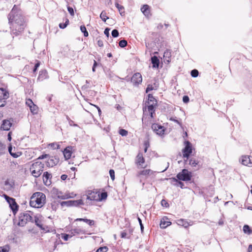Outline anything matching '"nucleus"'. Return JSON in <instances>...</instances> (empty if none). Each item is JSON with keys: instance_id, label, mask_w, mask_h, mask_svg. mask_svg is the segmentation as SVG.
Listing matches in <instances>:
<instances>
[{"instance_id": "a211bd4d", "label": "nucleus", "mask_w": 252, "mask_h": 252, "mask_svg": "<svg viewBox=\"0 0 252 252\" xmlns=\"http://www.w3.org/2000/svg\"><path fill=\"white\" fill-rule=\"evenodd\" d=\"M141 10L145 16H148L150 14V7L147 4H145L141 8Z\"/></svg>"}, {"instance_id": "7c9ffc66", "label": "nucleus", "mask_w": 252, "mask_h": 252, "mask_svg": "<svg viewBox=\"0 0 252 252\" xmlns=\"http://www.w3.org/2000/svg\"><path fill=\"white\" fill-rule=\"evenodd\" d=\"M243 231L245 233L248 234H250L252 233V230H251L250 227L248 225H245L243 226Z\"/></svg>"}, {"instance_id": "b1692460", "label": "nucleus", "mask_w": 252, "mask_h": 252, "mask_svg": "<svg viewBox=\"0 0 252 252\" xmlns=\"http://www.w3.org/2000/svg\"><path fill=\"white\" fill-rule=\"evenodd\" d=\"M9 207L11 210L12 211V212L14 214H15L17 212L19 209V206L17 204L16 201H15L14 202H13V203L10 205Z\"/></svg>"}, {"instance_id": "e2e57ef3", "label": "nucleus", "mask_w": 252, "mask_h": 252, "mask_svg": "<svg viewBox=\"0 0 252 252\" xmlns=\"http://www.w3.org/2000/svg\"><path fill=\"white\" fill-rule=\"evenodd\" d=\"M69 124L70 126H78V125L74 124L73 121L71 120H69Z\"/></svg>"}, {"instance_id": "ddd939ff", "label": "nucleus", "mask_w": 252, "mask_h": 252, "mask_svg": "<svg viewBox=\"0 0 252 252\" xmlns=\"http://www.w3.org/2000/svg\"><path fill=\"white\" fill-rule=\"evenodd\" d=\"M54 193L56 194L58 198L63 200L72 197L69 193H65L63 194L61 191L58 190L57 189H56L54 190Z\"/></svg>"}, {"instance_id": "6e6552de", "label": "nucleus", "mask_w": 252, "mask_h": 252, "mask_svg": "<svg viewBox=\"0 0 252 252\" xmlns=\"http://www.w3.org/2000/svg\"><path fill=\"white\" fill-rule=\"evenodd\" d=\"M152 129L157 134L162 136L164 134L165 128L164 126L158 124H154L152 125Z\"/></svg>"}, {"instance_id": "13d9d810", "label": "nucleus", "mask_w": 252, "mask_h": 252, "mask_svg": "<svg viewBox=\"0 0 252 252\" xmlns=\"http://www.w3.org/2000/svg\"><path fill=\"white\" fill-rule=\"evenodd\" d=\"M39 65H40V62L39 61H37V63H35V64L34 65V69L33 70V71L34 72H35L36 71V70L37 69V68L39 66Z\"/></svg>"}, {"instance_id": "4d7b16f0", "label": "nucleus", "mask_w": 252, "mask_h": 252, "mask_svg": "<svg viewBox=\"0 0 252 252\" xmlns=\"http://www.w3.org/2000/svg\"><path fill=\"white\" fill-rule=\"evenodd\" d=\"M189 100V97L187 95H184L183 97V101L184 103H188Z\"/></svg>"}, {"instance_id": "8fccbe9b", "label": "nucleus", "mask_w": 252, "mask_h": 252, "mask_svg": "<svg viewBox=\"0 0 252 252\" xmlns=\"http://www.w3.org/2000/svg\"><path fill=\"white\" fill-rule=\"evenodd\" d=\"M109 174L111 179L114 180L115 179V172L113 169H110L109 170Z\"/></svg>"}, {"instance_id": "423d86ee", "label": "nucleus", "mask_w": 252, "mask_h": 252, "mask_svg": "<svg viewBox=\"0 0 252 252\" xmlns=\"http://www.w3.org/2000/svg\"><path fill=\"white\" fill-rule=\"evenodd\" d=\"M191 173L187 169H184L176 176L177 178L180 181H189L191 180Z\"/></svg>"}, {"instance_id": "ea45409f", "label": "nucleus", "mask_w": 252, "mask_h": 252, "mask_svg": "<svg viewBox=\"0 0 252 252\" xmlns=\"http://www.w3.org/2000/svg\"><path fill=\"white\" fill-rule=\"evenodd\" d=\"M119 133L122 136H125L127 135L128 132L127 130L122 128L119 130Z\"/></svg>"}, {"instance_id": "7ed1b4c3", "label": "nucleus", "mask_w": 252, "mask_h": 252, "mask_svg": "<svg viewBox=\"0 0 252 252\" xmlns=\"http://www.w3.org/2000/svg\"><path fill=\"white\" fill-rule=\"evenodd\" d=\"M44 167V164L40 161L34 162L30 167L32 175L35 178L39 177L43 172Z\"/></svg>"}, {"instance_id": "f03ea898", "label": "nucleus", "mask_w": 252, "mask_h": 252, "mask_svg": "<svg viewBox=\"0 0 252 252\" xmlns=\"http://www.w3.org/2000/svg\"><path fill=\"white\" fill-rule=\"evenodd\" d=\"M45 195L41 192L34 193L31 197L30 205L31 207L39 208L45 203Z\"/></svg>"}, {"instance_id": "aec40b11", "label": "nucleus", "mask_w": 252, "mask_h": 252, "mask_svg": "<svg viewBox=\"0 0 252 252\" xmlns=\"http://www.w3.org/2000/svg\"><path fill=\"white\" fill-rule=\"evenodd\" d=\"M241 163L242 164L246 166H249L250 164L252 163L251 159L250 157L247 156L242 157Z\"/></svg>"}, {"instance_id": "79ce46f5", "label": "nucleus", "mask_w": 252, "mask_h": 252, "mask_svg": "<svg viewBox=\"0 0 252 252\" xmlns=\"http://www.w3.org/2000/svg\"><path fill=\"white\" fill-rule=\"evenodd\" d=\"M84 222H85L90 226L94 225V221L93 220H89L87 219H84V220H83Z\"/></svg>"}, {"instance_id": "4c0bfd02", "label": "nucleus", "mask_w": 252, "mask_h": 252, "mask_svg": "<svg viewBox=\"0 0 252 252\" xmlns=\"http://www.w3.org/2000/svg\"><path fill=\"white\" fill-rule=\"evenodd\" d=\"M49 146L53 149H58L60 148V145L57 143H52L49 144Z\"/></svg>"}, {"instance_id": "09e8293b", "label": "nucleus", "mask_w": 252, "mask_h": 252, "mask_svg": "<svg viewBox=\"0 0 252 252\" xmlns=\"http://www.w3.org/2000/svg\"><path fill=\"white\" fill-rule=\"evenodd\" d=\"M169 120L171 121L175 122L177 124H178L180 126H182V124L180 123L178 120L176 119V117H170L169 118Z\"/></svg>"}, {"instance_id": "de8ad7c7", "label": "nucleus", "mask_w": 252, "mask_h": 252, "mask_svg": "<svg viewBox=\"0 0 252 252\" xmlns=\"http://www.w3.org/2000/svg\"><path fill=\"white\" fill-rule=\"evenodd\" d=\"M26 105L29 106L30 108L34 104L33 101L31 99H28L26 100Z\"/></svg>"}, {"instance_id": "72a5a7b5", "label": "nucleus", "mask_w": 252, "mask_h": 252, "mask_svg": "<svg viewBox=\"0 0 252 252\" xmlns=\"http://www.w3.org/2000/svg\"><path fill=\"white\" fill-rule=\"evenodd\" d=\"M198 162L194 159L191 158L189 160V164L192 167H195Z\"/></svg>"}, {"instance_id": "0eeeda50", "label": "nucleus", "mask_w": 252, "mask_h": 252, "mask_svg": "<svg viewBox=\"0 0 252 252\" xmlns=\"http://www.w3.org/2000/svg\"><path fill=\"white\" fill-rule=\"evenodd\" d=\"M185 147L182 150L183 157V158H187V159H188L190 155L192 152V145L190 142L189 141H186L185 142ZM187 161V160H186V161Z\"/></svg>"}, {"instance_id": "c756f323", "label": "nucleus", "mask_w": 252, "mask_h": 252, "mask_svg": "<svg viewBox=\"0 0 252 252\" xmlns=\"http://www.w3.org/2000/svg\"><path fill=\"white\" fill-rule=\"evenodd\" d=\"M102 20L104 22H105L107 24H109V23H110L111 24L114 23V21H113L112 18H110L109 17L107 16L106 17H100Z\"/></svg>"}, {"instance_id": "4be33fe9", "label": "nucleus", "mask_w": 252, "mask_h": 252, "mask_svg": "<svg viewBox=\"0 0 252 252\" xmlns=\"http://www.w3.org/2000/svg\"><path fill=\"white\" fill-rule=\"evenodd\" d=\"M34 222L35 224L38 226L42 230H44V228L43 227V224L42 223L41 220H40L39 217L38 216H36L34 217Z\"/></svg>"}, {"instance_id": "1a4fd4ad", "label": "nucleus", "mask_w": 252, "mask_h": 252, "mask_svg": "<svg viewBox=\"0 0 252 252\" xmlns=\"http://www.w3.org/2000/svg\"><path fill=\"white\" fill-rule=\"evenodd\" d=\"M142 81V75L140 73H134L131 78V82L134 85H138Z\"/></svg>"}, {"instance_id": "58836bf2", "label": "nucleus", "mask_w": 252, "mask_h": 252, "mask_svg": "<svg viewBox=\"0 0 252 252\" xmlns=\"http://www.w3.org/2000/svg\"><path fill=\"white\" fill-rule=\"evenodd\" d=\"M108 250V248L106 246H104L98 248L96 252H106Z\"/></svg>"}, {"instance_id": "9b49d317", "label": "nucleus", "mask_w": 252, "mask_h": 252, "mask_svg": "<svg viewBox=\"0 0 252 252\" xmlns=\"http://www.w3.org/2000/svg\"><path fill=\"white\" fill-rule=\"evenodd\" d=\"M59 161V158L55 157H49L47 161V166L48 167H53L57 165Z\"/></svg>"}, {"instance_id": "6e6d98bb", "label": "nucleus", "mask_w": 252, "mask_h": 252, "mask_svg": "<svg viewBox=\"0 0 252 252\" xmlns=\"http://www.w3.org/2000/svg\"><path fill=\"white\" fill-rule=\"evenodd\" d=\"M6 100L0 98V107H3L6 104Z\"/></svg>"}, {"instance_id": "864d4df0", "label": "nucleus", "mask_w": 252, "mask_h": 252, "mask_svg": "<svg viewBox=\"0 0 252 252\" xmlns=\"http://www.w3.org/2000/svg\"><path fill=\"white\" fill-rule=\"evenodd\" d=\"M67 10H68V11L69 12V14L72 15V16H73L74 14V10H73V8L71 7H70V6H68L67 7Z\"/></svg>"}, {"instance_id": "a18cd8bd", "label": "nucleus", "mask_w": 252, "mask_h": 252, "mask_svg": "<svg viewBox=\"0 0 252 252\" xmlns=\"http://www.w3.org/2000/svg\"><path fill=\"white\" fill-rule=\"evenodd\" d=\"M171 56V52L170 50H166L164 53V57L166 58H170Z\"/></svg>"}, {"instance_id": "412c9836", "label": "nucleus", "mask_w": 252, "mask_h": 252, "mask_svg": "<svg viewBox=\"0 0 252 252\" xmlns=\"http://www.w3.org/2000/svg\"><path fill=\"white\" fill-rule=\"evenodd\" d=\"M70 206H79L84 204V202L82 199L76 200H70Z\"/></svg>"}, {"instance_id": "393cba45", "label": "nucleus", "mask_w": 252, "mask_h": 252, "mask_svg": "<svg viewBox=\"0 0 252 252\" xmlns=\"http://www.w3.org/2000/svg\"><path fill=\"white\" fill-rule=\"evenodd\" d=\"M47 73L45 70H42L40 71L39 76L38 77L37 80L39 81H42L44 79H45L47 77Z\"/></svg>"}, {"instance_id": "c9c22d12", "label": "nucleus", "mask_w": 252, "mask_h": 252, "mask_svg": "<svg viewBox=\"0 0 252 252\" xmlns=\"http://www.w3.org/2000/svg\"><path fill=\"white\" fill-rule=\"evenodd\" d=\"M9 251V247L8 245L0 247V252H8Z\"/></svg>"}, {"instance_id": "2eb2a0df", "label": "nucleus", "mask_w": 252, "mask_h": 252, "mask_svg": "<svg viewBox=\"0 0 252 252\" xmlns=\"http://www.w3.org/2000/svg\"><path fill=\"white\" fill-rule=\"evenodd\" d=\"M9 97L8 91L3 88H0V98L6 100Z\"/></svg>"}, {"instance_id": "6ab92c4d", "label": "nucleus", "mask_w": 252, "mask_h": 252, "mask_svg": "<svg viewBox=\"0 0 252 252\" xmlns=\"http://www.w3.org/2000/svg\"><path fill=\"white\" fill-rule=\"evenodd\" d=\"M151 62L153 68H158L159 64V61L158 58L154 56L151 58Z\"/></svg>"}, {"instance_id": "0e129e2a", "label": "nucleus", "mask_w": 252, "mask_h": 252, "mask_svg": "<svg viewBox=\"0 0 252 252\" xmlns=\"http://www.w3.org/2000/svg\"><path fill=\"white\" fill-rule=\"evenodd\" d=\"M97 45L99 47H102L103 46V41L101 39L98 40Z\"/></svg>"}, {"instance_id": "4468645a", "label": "nucleus", "mask_w": 252, "mask_h": 252, "mask_svg": "<svg viewBox=\"0 0 252 252\" xmlns=\"http://www.w3.org/2000/svg\"><path fill=\"white\" fill-rule=\"evenodd\" d=\"M12 124L9 120H4L2 121L0 128L3 130H9Z\"/></svg>"}, {"instance_id": "bb28decb", "label": "nucleus", "mask_w": 252, "mask_h": 252, "mask_svg": "<svg viewBox=\"0 0 252 252\" xmlns=\"http://www.w3.org/2000/svg\"><path fill=\"white\" fill-rule=\"evenodd\" d=\"M30 111L31 113L33 114H37L38 112V106L35 104H33L30 108Z\"/></svg>"}, {"instance_id": "39448f33", "label": "nucleus", "mask_w": 252, "mask_h": 252, "mask_svg": "<svg viewBox=\"0 0 252 252\" xmlns=\"http://www.w3.org/2000/svg\"><path fill=\"white\" fill-rule=\"evenodd\" d=\"M29 221H32V217L28 212H24L20 214L19 221L18 225L24 226Z\"/></svg>"}, {"instance_id": "bf43d9fd", "label": "nucleus", "mask_w": 252, "mask_h": 252, "mask_svg": "<svg viewBox=\"0 0 252 252\" xmlns=\"http://www.w3.org/2000/svg\"><path fill=\"white\" fill-rule=\"evenodd\" d=\"M107 196V194L106 192H102L101 193V199H104L105 198H106Z\"/></svg>"}, {"instance_id": "473e14b6", "label": "nucleus", "mask_w": 252, "mask_h": 252, "mask_svg": "<svg viewBox=\"0 0 252 252\" xmlns=\"http://www.w3.org/2000/svg\"><path fill=\"white\" fill-rule=\"evenodd\" d=\"M116 5L120 12V15L122 16V15L125 13L124 7L118 3H116Z\"/></svg>"}, {"instance_id": "5fc2aeb1", "label": "nucleus", "mask_w": 252, "mask_h": 252, "mask_svg": "<svg viewBox=\"0 0 252 252\" xmlns=\"http://www.w3.org/2000/svg\"><path fill=\"white\" fill-rule=\"evenodd\" d=\"M94 193L91 192L89 195L87 196V198L91 200H95V197L94 196Z\"/></svg>"}, {"instance_id": "cd10ccee", "label": "nucleus", "mask_w": 252, "mask_h": 252, "mask_svg": "<svg viewBox=\"0 0 252 252\" xmlns=\"http://www.w3.org/2000/svg\"><path fill=\"white\" fill-rule=\"evenodd\" d=\"M64 21V22L61 23L59 25L60 28L62 29L65 28L69 24V20L67 18L63 19Z\"/></svg>"}, {"instance_id": "f3484780", "label": "nucleus", "mask_w": 252, "mask_h": 252, "mask_svg": "<svg viewBox=\"0 0 252 252\" xmlns=\"http://www.w3.org/2000/svg\"><path fill=\"white\" fill-rule=\"evenodd\" d=\"M14 183L12 181H9L8 180H7L4 182V189L8 191L11 190V189L13 188Z\"/></svg>"}, {"instance_id": "a19ab883", "label": "nucleus", "mask_w": 252, "mask_h": 252, "mask_svg": "<svg viewBox=\"0 0 252 252\" xmlns=\"http://www.w3.org/2000/svg\"><path fill=\"white\" fill-rule=\"evenodd\" d=\"M155 101V98L153 97V96L152 94H149L148 95V101H147V104H148V103H151V102L154 103Z\"/></svg>"}, {"instance_id": "3c124183", "label": "nucleus", "mask_w": 252, "mask_h": 252, "mask_svg": "<svg viewBox=\"0 0 252 252\" xmlns=\"http://www.w3.org/2000/svg\"><path fill=\"white\" fill-rule=\"evenodd\" d=\"M154 88L153 87L152 85H148L146 88V93H148L151 91L154 90Z\"/></svg>"}, {"instance_id": "dca6fc26", "label": "nucleus", "mask_w": 252, "mask_h": 252, "mask_svg": "<svg viewBox=\"0 0 252 252\" xmlns=\"http://www.w3.org/2000/svg\"><path fill=\"white\" fill-rule=\"evenodd\" d=\"M71 150V147H67L64 149L63 153L65 159H68L71 158L72 155Z\"/></svg>"}, {"instance_id": "f704fd0d", "label": "nucleus", "mask_w": 252, "mask_h": 252, "mask_svg": "<svg viewBox=\"0 0 252 252\" xmlns=\"http://www.w3.org/2000/svg\"><path fill=\"white\" fill-rule=\"evenodd\" d=\"M73 231L74 233L77 234H85V231L84 230H83L80 228H74L73 230Z\"/></svg>"}, {"instance_id": "a878e982", "label": "nucleus", "mask_w": 252, "mask_h": 252, "mask_svg": "<svg viewBox=\"0 0 252 252\" xmlns=\"http://www.w3.org/2000/svg\"><path fill=\"white\" fill-rule=\"evenodd\" d=\"M177 224L179 225L184 226L185 228L188 227L190 225L188 221L183 219L178 220Z\"/></svg>"}, {"instance_id": "052dcab7", "label": "nucleus", "mask_w": 252, "mask_h": 252, "mask_svg": "<svg viewBox=\"0 0 252 252\" xmlns=\"http://www.w3.org/2000/svg\"><path fill=\"white\" fill-rule=\"evenodd\" d=\"M109 31L110 29L109 28H106L104 32V34L107 37H108L109 36Z\"/></svg>"}, {"instance_id": "f257e3e1", "label": "nucleus", "mask_w": 252, "mask_h": 252, "mask_svg": "<svg viewBox=\"0 0 252 252\" xmlns=\"http://www.w3.org/2000/svg\"><path fill=\"white\" fill-rule=\"evenodd\" d=\"M8 21L10 24L11 33L16 36L21 32L26 27L23 17H9Z\"/></svg>"}, {"instance_id": "680f3d73", "label": "nucleus", "mask_w": 252, "mask_h": 252, "mask_svg": "<svg viewBox=\"0 0 252 252\" xmlns=\"http://www.w3.org/2000/svg\"><path fill=\"white\" fill-rule=\"evenodd\" d=\"M127 235V234L125 231L122 232L121 234V237L123 238H126Z\"/></svg>"}, {"instance_id": "20e7f679", "label": "nucleus", "mask_w": 252, "mask_h": 252, "mask_svg": "<svg viewBox=\"0 0 252 252\" xmlns=\"http://www.w3.org/2000/svg\"><path fill=\"white\" fill-rule=\"evenodd\" d=\"M154 171L151 169H144L137 172L136 177L138 178L140 183L144 186V181L149 176L154 174Z\"/></svg>"}, {"instance_id": "49530a36", "label": "nucleus", "mask_w": 252, "mask_h": 252, "mask_svg": "<svg viewBox=\"0 0 252 252\" xmlns=\"http://www.w3.org/2000/svg\"><path fill=\"white\" fill-rule=\"evenodd\" d=\"M191 75L193 77H196L198 75V71L196 69H193L191 71Z\"/></svg>"}, {"instance_id": "c03bdc74", "label": "nucleus", "mask_w": 252, "mask_h": 252, "mask_svg": "<svg viewBox=\"0 0 252 252\" xmlns=\"http://www.w3.org/2000/svg\"><path fill=\"white\" fill-rule=\"evenodd\" d=\"M62 207H63L64 206L67 207H70V200L68 201H62L60 203Z\"/></svg>"}, {"instance_id": "e433bc0d", "label": "nucleus", "mask_w": 252, "mask_h": 252, "mask_svg": "<svg viewBox=\"0 0 252 252\" xmlns=\"http://www.w3.org/2000/svg\"><path fill=\"white\" fill-rule=\"evenodd\" d=\"M127 41L125 39L120 41L119 43V46H120L121 48L125 47L127 45Z\"/></svg>"}, {"instance_id": "37998d69", "label": "nucleus", "mask_w": 252, "mask_h": 252, "mask_svg": "<svg viewBox=\"0 0 252 252\" xmlns=\"http://www.w3.org/2000/svg\"><path fill=\"white\" fill-rule=\"evenodd\" d=\"M111 34L113 37H117L119 36V33L117 30L114 29L112 31Z\"/></svg>"}, {"instance_id": "774afa93", "label": "nucleus", "mask_w": 252, "mask_h": 252, "mask_svg": "<svg viewBox=\"0 0 252 252\" xmlns=\"http://www.w3.org/2000/svg\"><path fill=\"white\" fill-rule=\"evenodd\" d=\"M248 252H252V245H250L249 246Z\"/></svg>"}, {"instance_id": "f8f14e48", "label": "nucleus", "mask_w": 252, "mask_h": 252, "mask_svg": "<svg viewBox=\"0 0 252 252\" xmlns=\"http://www.w3.org/2000/svg\"><path fill=\"white\" fill-rule=\"evenodd\" d=\"M51 174L48 172H45L43 175V181L46 186H49L51 184Z\"/></svg>"}, {"instance_id": "9d476101", "label": "nucleus", "mask_w": 252, "mask_h": 252, "mask_svg": "<svg viewBox=\"0 0 252 252\" xmlns=\"http://www.w3.org/2000/svg\"><path fill=\"white\" fill-rule=\"evenodd\" d=\"M145 162V158L143 157V154L141 153H139L136 157L135 163L138 166H140L141 167L145 168L146 166H143V164Z\"/></svg>"}, {"instance_id": "c85d7f7f", "label": "nucleus", "mask_w": 252, "mask_h": 252, "mask_svg": "<svg viewBox=\"0 0 252 252\" xmlns=\"http://www.w3.org/2000/svg\"><path fill=\"white\" fill-rule=\"evenodd\" d=\"M147 110L149 113L151 112H155L154 103H148L147 104Z\"/></svg>"}, {"instance_id": "5701e85b", "label": "nucleus", "mask_w": 252, "mask_h": 252, "mask_svg": "<svg viewBox=\"0 0 252 252\" xmlns=\"http://www.w3.org/2000/svg\"><path fill=\"white\" fill-rule=\"evenodd\" d=\"M171 222L169 221H166L164 219L161 220L160 223V227L161 228H165L168 226H169Z\"/></svg>"}, {"instance_id": "2f4dec72", "label": "nucleus", "mask_w": 252, "mask_h": 252, "mask_svg": "<svg viewBox=\"0 0 252 252\" xmlns=\"http://www.w3.org/2000/svg\"><path fill=\"white\" fill-rule=\"evenodd\" d=\"M80 30L83 33L84 36L85 37H88L89 35V33L86 29V28L84 25H82L80 26Z\"/></svg>"}, {"instance_id": "603ef678", "label": "nucleus", "mask_w": 252, "mask_h": 252, "mask_svg": "<svg viewBox=\"0 0 252 252\" xmlns=\"http://www.w3.org/2000/svg\"><path fill=\"white\" fill-rule=\"evenodd\" d=\"M137 219H138L139 223L140 226L141 230V231H143V229H144V226H143V224H142V220L139 217H138Z\"/></svg>"}, {"instance_id": "338daca9", "label": "nucleus", "mask_w": 252, "mask_h": 252, "mask_svg": "<svg viewBox=\"0 0 252 252\" xmlns=\"http://www.w3.org/2000/svg\"><path fill=\"white\" fill-rule=\"evenodd\" d=\"M161 204L162 206L167 207V205H168L167 202L164 199H162L161 201Z\"/></svg>"}, {"instance_id": "69168bd1", "label": "nucleus", "mask_w": 252, "mask_h": 252, "mask_svg": "<svg viewBox=\"0 0 252 252\" xmlns=\"http://www.w3.org/2000/svg\"><path fill=\"white\" fill-rule=\"evenodd\" d=\"M10 154L11 156H12L13 158H18L19 156V155L18 153L11 152L10 153Z\"/></svg>"}]
</instances>
